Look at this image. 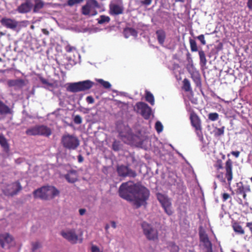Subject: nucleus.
<instances>
[{
	"label": "nucleus",
	"mask_w": 252,
	"mask_h": 252,
	"mask_svg": "<svg viewBox=\"0 0 252 252\" xmlns=\"http://www.w3.org/2000/svg\"><path fill=\"white\" fill-rule=\"evenodd\" d=\"M61 235L68 242L72 244H76L79 240L78 236L74 230H69L67 231H62Z\"/></svg>",
	"instance_id": "39448f33"
},
{
	"label": "nucleus",
	"mask_w": 252,
	"mask_h": 252,
	"mask_svg": "<svg viewBox=\"0 0 252 252\" xmlns=\"http://www.w3.org/2000/svg\"><path fill=\"white\" fill-rule=\"evenodd\" d=\"M38 78L40 81L44 85H47L48 86L52 87L53 84L51 83H49L47 79H45L43 77H42L41 75H38Z\"/></svg>",
	"instance_id": "dca6fc26"
},
{
	"label": "nucleus",
	"mask_w": 252,
	"mask_h": 252,
	"mask_svg": "<svg viewBox=\"0 0 252 252\" xmlns=\"http://www.w3.org/2000/svg\"><path fill=\"white\" fill-rule=\"evenodd\" d=\"M66 51H67V52H71V50H72V48H71V47H69L68 48H68H66Z\"/></svg>",
	"instance_id": "393cba45"
},
{
	"label": "nucleus",
	"mask_w": 252,
	"mask_h": 252,
	"mask_svg": "<svg viewBox=\"0 0 252 252\" xmlns=\"http://www.w3.org/2000/svg\"><path fill=\"white\" fill-rule=\"evenodd\" d=\"M91 251H92V252H94V245H92V246L91 247Z\"/></svg>",
	"instance_id": "b1692460"
},
{
	"label": "nucleus",
	"mask_w": 252,
	"mask_h": 252,
	"mask_svg": "<svg viewBox=\"0 0 252 252\" xmlns=\"http://www.w3.org/2000/svg\"><path fill=\"white\" fill-rule=\"evenodd\" d=\"M7 85L9 87H17L21 88L25 85V81L22 79L9 80L7 81Z\"/></svg>",
	"instance_id": "f8f14e48"
},
{
	"label": "nucleus",
	"mask_w": 252,
	"mask_h": 252,
	"mask_svg": "<svg viewBox=\"0 0 252 252\" xmlns=\"http://www.w3.org/2000/svg\"><path fill=\"white\" fill-rule=\"evenodd\" d=\"M77 158H78V161L79 163L82 162L84 160V158L83 157V156L81 155H79L77 157Z\"/></svg>",
	"instance_id": "412c9836"
},
{
	"label": "nucleus",
	"mask_w": 252,
	"mask_h": 252,
	"mask_svg": "<svg viewBox=\"0 0 252 252\" xmlns=\"http://www.w3.org/2000/svg\"><path fill=\"white\" fill-rule=\"evenodd\" d=\"M32 252H35L36 250L40 247V245L39 242L32 243Z\"/></svg>",
	"instance_id": "6ab92c4d"
},
{
	"label": "nucleus",
	"mask_w": 252,
	"mask_h": 252,
	"mask_svg": "<svg viewBox=\"0 0 252 252\" xmlns=\"http://www.w3.org/2000/svg\"><path fill=\"white\" fill-rule=\"evenodd\" d=\"M31 28H33V26H31Z\"/></svg>",
	"instance_id": "a878e982"
},
{
	"label": "nucleus",
	"mask_w": 252,
	"mask_h": 252,
	"mask_svg": "<svg viewBox=\"0 0 252 252\" xmlns=\"http://www.w3.org/2000/svg\"><path fill=\"white\" fill-rule=\"evenodd\" d=\"M12 113V109L0 100V115H6Z\"/></svg>",
	"instance_id": "ddd939ff"
},
{
	"label": "nucleus",
	"mask_w": 252,
	"mask_h": 252,
	"mask_svg": "<svg viewBox=\"0 0 252 252\" xmlns=\"http://www.w3.org/2000/svg\"><path fill=\"white\" fill-rule=\"evenodd\" d=\"M42 32L44 34L48 35L49 34V31L45 29H42Z\"/></svg>",
	"instance_id": "5701e85b"
},
{
	"label": "nucleus",
	"mask_w": 252,
	"mask_h": 252,
	"mask_svg": "<svg viewBox=\"0 0 252 252\" xmlns=\"http://www.w3.org/2000/svg\"><path fill=\"white\" fill-rule=\"evenodd\" d=\"M34 2L33 12L38 13L44 7V2L42 0H34Z\"/></svg>",
	"instance_id": "2eb2a0df"
},
{
	"label": "nucleus",
	"mask_w": 252,
	"mask_h": 252,
	"mask_svg": "<svg viewBox=\"0 0 252 252\" xmlns=\"http://www.w3.org/2000/svg\"><path fill=\"white\" fill-rule=\"evenodd\" d=\"M79 212L80 215H83L86 212V210L85 209H80Z\"/></svg>",
	"instance_id": "4be33fe9"
},
{
	"label": "nucleus",
	"mask_w": 252,
	"mask_h": 252,
	"mask_svg": "<svg viewBox=\"0 0 252 252\" xmlns=\"http://www.w3.org/2000/svg\"><path fill=\"white\" fill-rule=\"evenodd\" d=\"M94 6V0H88L86 3L81 8L82 14L85 16H90Z\"/></svg>",
	"instance_id": "1a4fd4ad"
},
{
	"label": "nucleus",
	"mask_w": 252,
	"mask_h": 252,
	"mask_svg": "<svg viewBox=\"0 0 252 252\" xmlns=\"http://www.w3.org/2000/svg\"><path fill=\"white\" fill-rule=\"evenodd\" d=\"M75 124L79 125L81 124L82 122V119L80 115H76L73 119Z\"/></svg>",
	"instance_id": "a211bd4d"
},
{
	"label": "nucleus",
	"mask_w": 252,
	"mask_h": 252,
	"mask_svg": "<svg viewBox=\"0 0 252 252\" xmlns=\"http://www.w3.org/2000/svg\"><path fill=\"white\" fill-rule=\"evenodd\" d=\"M86 101L88 103H93L94 99L92 96H88L86 98Z\"/></svg>",
	"instance_id": "aec40b11"
},
{
	"label": "nucleus",
	"mask_w": 252,
	"mask_h": 252,
	"mask_svg": "<svg viewBox=\"0 0 252 252\" xmlns=\"http://www.w3.org/2000/svg\"><path fill=\"white\" fill-rule=\"evenodd\" d=\"M59 190L52 186H43L34 190L32 193L34 198L44 200L52 199L59 195Z\"/></svg>",
	"instance_id": "f257e3e1"
},
{
	"label": "nucleus",
	"mask_w": 252,
	"mask_h": 252,
	"mask_svg": "<svg viewBox=\"0 0 252 252\" xmlns=\"http://www.w3.org/2000/svg\"><path fill=\"white\" fill-rule=\"evenodd\" d=\"M13 240V237L8 233L0 234V245L2 248H9Z\"/></svg>",
	"instance_id": "6e6552de"
},
{
	"label": "nucleus",
	"mask_w": 252,
	"mask_h": 252,
	"mask_svg": "<svg viewBox=\"0 0 252 252\" xmlns=\"http://www.w3.org/2000/svg\"><path fill=\"white\" fill-rule=\"evenodd\" d=\"M22 189V187L20 182H17L12 184L9 188L3 190V193L5 195L13 196L16 194Z\"/></svg>",
	"instance_id": "423d86ee"
},
{
	"label": "nucleus",
	"mask_w": 252,
	"mask_h": 252,
	"mask_svg": "<svg viewBox=\"0 0 252 252\" xmlns=\"http://www.w3.org/2000/svg\"><path fill=\"white\" fill-rule=\"evenodd\" d=\"M32 3L31 0H25V2L17 7V11L20 13H27L31 11Z\"/></svg>",
	"instance_id": "9d476101"
},
{
	"label": "nucleus",
	"mask_w": 252,
	"mask_h": 252,
	"mask_svg": "<svg viewBox=\"0 0 252 252\" xmlns=\"http://www.w3.org/2000/svg\"><path fill=\"white\" fill-rule=\"evenodd\" d=\"M64 177L68 182L73 183L77 181L78 174L77 172L74 170H71L65 175Z\"/></svg>",
	"instance_id": "9b49d317"
},
{
	"label": "nucleus",
	"mask_w": 252,
	"mask_h": 252,
	"mask_svg": "<svg viewBox=\"0 0 252 252\" xmlns=\"http://www.w3.org/2000/svg\"><path fill=\"white\" fill-rule=\"evenodd\" d=\"M26 134L30 136L40 135L49 137L52 134L51 129L46 126L36 125L27 129Z\"/></svg>",
	"instance_id": "20e7f679"
},
{
	"label": "nucleus",
	"mask_w": 252,
	"mask_h": 252,
	"mask_svg": "<svg viewBox=\"0 0 252 252\" xmlns=\"http://www.w3.org/2000/svg\"><path fill=\"white\" fill-rule=\"evenodd\" d=\"M0 145L3 149V152L5 153H9L10 148L9 144L6 138L2 135H0Z\"/></svg>",
	"instance_id": "4468645a"
},
{
	"label": "nucleus",
	"mask_w": 252,
	"mask_h": 252,
	"mask_svg": "<svg viewBox=\"0 0 252 252\" xmlns=\"http://www.w3.org/2000/svg\"><path fill=\"white\" fill-rule=\"evenodd\" d=\"M94 85V83L89 80L71 83L68 84L67 91L72 93L85 92L90 90Z\"/></svg>",
	"instance_id": "7ed1b4c3"
},
{
	"label": "nucleus",
	"mask_w": 252,
	"mask_h": 252,
	"mask_svg": "<svg viewBox=\"0 0 252 252\" xmlns=\"http://www.w3.org/2000/svg\"><path fill=\"white\" fill-rule=\"evenodd\" d=\"M0 23L2 26L11 30H15L18 26L17 21L14 19L7 17L1 18L0 20Z\"/></svg>",
	"instance_id": "0eeeda50"
},
{
	"label": "nucleus",
	"mask_w": 252,
	"mask_h": 252,
	"mask_svg": "<svg viewBox=\"0 0 252 252\" xmlns=\"http://www.w3.org/2000/svg\"><path fill=\"white\" fill-rule=\"evenodd\" d=\"M85 0H68L67 4L69 6H73V5L83 2Z\"/></svg>",
	"instance_id": "f3484780"
},
{
	"label": "nucleus",
	"mask_w": 252,
	"mask_h": 252,
	"mask_svg": "<svg viewBox=\"0 0 252 252\" xmlns=\"http://www.w3.org/2000/svg\"><path fill=\"white\" fill-rule=\"evenodd\" d=\"M61 142L64 148L69 150H75L80 145V140L76 136L67 133L62 136Z\"/></svg>",
	"instance_id": "f03ea898"
}]
</instances>
